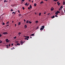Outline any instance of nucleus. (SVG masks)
Here are the masks:
<instances>
[{"instance_id": "ddd939ff", "label": "nucleus", "mask_w": 65, "mask_h": 65, "mask_svg": "<svg viewBox=\"0 0 65 65\" xmlns=\"http://www.w3.org/2000/svg\"><path fill=\"white\" fill-rule=\"evenodd\" d=\"M51 18H52V19H54V18H55V16H54V15H53V17H51Z\"/></svg>"}, {"instance_id": "423d86ee", "label": "nucleus", "mask_w": 65, "mask_h": 65, "mask_svg": "<svg viewBox=\"0 0 65 65\" xmlns=\"http://www.w3.org/2000/svg\"><path fill=\"white\" fill-rule=\"evenodd\" d=\"M51 11L54 10V8H53V7H52L51 9Z\"/></svg>"}, {"instance_id": "338daca9", "label": "nucleus", "mask_w": 65, "mask_h": 65, "mask_svg": "<svg viewBox=\"0 0 65 65\" xmlns=\"http://www.w3.org/2000/svg\"><path fill=\"white\" fill-rule=\"evenodd\" d=\"M13 49H15V48L14 47H13Z\"/></svg>"}, {"instance_id": "412c9836", "label": "nucleus", "mask_w": 65, "mask_h": 65, "mask_svg": "<svg viewBox=\"0 0 65 65\" xmlns=\"http://www.w3.org/2000/svg\"><path fill=\"white\" fill-rule=\"evenodd\" d=\"M19 17H20V16H22V14H20L19 15Z\"/></svg>"}, {"instance_id": "c03bdc74", "label": "nucleus", "mask_w": 65, "mask_h": 65, "mask_svg": "<svg viewBox=\"0 0 65 65\" xmlns=\"http://www.w3.org/2000/svg\"><path fill=\"white\" fill-rule=\"evenodd\" d=\"M24 22H26V20L24 19Z\"/></svg>"}, {"instance_id": "8fccbe9b", "label": "nucleus", "mask_w": 65, "mask_h": 65, "mask_svg": "<svg viewBox=\"0 0 65 65\" xmlns=\"http://www.w3.org/2000/svg\"><path fill=\"white\" fill-rule=\"evenodd\" d=\"M11 45H12L13 46V43H12L11 44Z\"/></svg>"}, {"instance_id": "3c124183", "label": "nucleus", "mask_w": 65, "mask_h": 65, "mask_svg": "<svg viewBox=\"0 0 65 65\" xmlns=\"http://www.w3.org/2000/svg\"><path fill=\"white\" fill-rule=\"evenodd\" d=\"M17 26V24H15V26Z\"/></svg>"}, {"instance_id": "58836bf2", "label": "nucleus", "mask_w": 65, "mask_h": 65, "mask_svg": "<svg viewBox=\"0 0 65 65\" xmlns=\"http://www.w3.org/2000/svg\"><path fill=\"white\" fill-rule=\"evenodd\" d=\"M1 36H2V35H1V34H0V37H1Z\"/></svg>"}, {"instance_id": "9d476101", "label": "nucleus", "mask_w": 65, "mask_h": 65, "mask_svg": "<svg viewBox=\"0 0 65 65\" xmlns=\"http://www.w3.org/2000/svg\"><path fill=\"white\" fill-rule=\"evenodd\" d=\"M61 13H64V12H63V11L62 10H61Z\"/></svg>"}, {"instance_id": "c756f323", "label": "nucleus", "mask_w": 65, "mask_h": 65, "mask_svg": "<svg viewBox=\"0 0 65 65\" xmlns=\"http://www.w3.org/2000/svg\"><path fill=\"white\" fill-rule=\"evenodd\" d=\"M22 9L23 10H24V9H25V8H24V7H22Z\"/></svg>"}, {"instance_id": "c9c22d12", "label": "nucleus", "mask_w": 65, "mask_h": 65, "mask_svg": "<svg viewBox=\"0 0 65 65\" xmlns=\"http://www.w3.org/2000/svg\"><path fill=\"white\" fill-rule=\"evenodd\" d=\"M16 38H17V37L16 36H15L14 37V39H16Z\"/></svg>"}, {"instance_id": "393cba45", "label": "nucleus", "mask_w": 65, "mask_h": 65, "mask_svg": "<svg viewBox=\"0 0 65 65\" xmlns=\"http://www.w3.org/2000/svg\"><path fill=\"white\" fill-rule=\"evenodd\" d=\"M43 3V2L42 1L40 3V4H42V3Z\"/></svg>"}, {"instance_id": "f704fd0d", "label": "nucleus", "mask_w": 65, "mask_h": 65, "mask_svg": "<svg viewBox=\"0 0 65 65\" xmlns=\"http://www.w3.org/2000/svg\"><path fill=\"white\" fill-rule=\"evenodd\" d=\"M25 5H27V3H26L25 4Z\"/></svg>"}, {"instance_id": "5701e85b", "label": "nucleus", "mask_w": 65, "mask_h": 65, "mask_svg": "<svg viewBox=\"0 0 65 65\" xmlns=\"http://www.w3.org/2000/svg\"><path fill=\"white\" fill-rule=\"evenodd\" d=\"M19 35H21V33L20 32H19L18 33Z\"/></svg>"}, {"instance_id": "72a5a7b5", "label": "nucleus", "mask_w": 65, "mask_h": 65, "mask_svg": "<svg viewBox=\"0 0 65 65\" xmlns=\"http://www.w3.org/2000/svg\"><path fill=\"white\" fill-rule=\"evenodd\" d=\"M5 25V23H4V22L3 23V25Z\"/></svg>"}, {"instance_id": "680f3d73", "label": "nucleus", "mask_w": 65, "mask_h": 65, "mask_svg": "<svg viewBox=\"0 0 65 65\" xmlns=\"http://www.w3.org/2000/svg\"><path fill=\"white\" fill-rule=\"evenodd\" d=\"M59 2H57V4H58L59 3Z\"/></svg>"}, {"instance_id": "79ce46f5", "label": "nucleus", "mask_w": 65, "mask_h": 65, "mask_svg": "<svg viewBox=\"0 0 65 65\" xmlns=\"http://www.w3.org/2000/svg\"><path fill=\"white\" fill-rule=\"evenodd\" d=\"M6 42L8 40V39H6Z\"/></svg>"}, {"instance_id": "7c9ffc66", "label": "nucleus", "mask_w": 65, "mask_h": 65, "mask_svg": "<svg viewBox=\"0 0 65 65\" xmlns=\"http://www.w3.org/2000/svg\"><path fill=\"white\" fill-rule=\"evenodd\" d=\"M13 11V10L12 9H11V11Z\"/></svg>"}, {"instance_id": "a211bd4d", "label": "nucleus", "mask_w": 65, "mask_h": 65, "mask_svg": "<svg viewBox=\"0 0 65 65\" xmlns=\"http://www.w3.org/2000/svg\"><path fill=\"white\" fill-rule=\"evenodd\" d=\"M25 28H27V25H25L24 26Z\"/></svg>"}, {"instance_id": "69168bd1", "label": "nucleus", "mask_w": 65, "mask_h": 65, "mask_svg": "<svg viewBox=\"0 0 65 65\" xmlns=\"http://www.w3.org/2000/svg\"><path fill=\"white\" fill-rule=\"evenodd\" d=\"M60 9H61V10H62V9L61 8H60Z\"/></svg>"}, {"instance_id": "2f4dec72", "label": "nucleus", "mask_w": 65, "mask_h": 65, "mask_svg": "<svg viewBox=\"0 0 65 65\" xmlns=\"http://www.w3.org/2000/svg\"><path fill=\"white\" fill-rule=\"evenodd\" d=\"M55 17L56 18H58V16L57 15H55Z\"/></svg>"}, {"instance_id": "de8ad7c7", "label": "nucleus", "mask_w": 65, "mask_h": 65, "mask_svg": "<svg viewBox=\"0 0 65 65\" xmlns=\"http://www.w3.org/2000/svg\"><path fill=\"white\" fill-rule=\"evenodd\" d=\"M28 9H30V7H28Z\"/></svg>"}, {"instance_id": "6e6552de", "label": "nucleus", "mask_w": 65, "mask_h": 65, "mask_svg": "<svg viewBox=\"0 0 65 65\" xmlns=\"http://www.w3.org/2000/svg\"><path fill=\"white\" fill-rule=\"evenodd\" d=\"M17 45H20V43H17Z\"/></svg>"}, {"instance_id": "473e14b6", "label": "nucleus", "mask_w": 65, "mask_h": 65, "mask_svg": "<svg viewBox=\"0 0 65 65\" xmlns=\"http://www.w3.org/2000/svg\"><path fill=\"white\" fill-rule=\"evenodd\" d=\"M9 40H8L6 42H9Z\"/></svg>"}, {"instance_id": "6ab92c4d", "label": "nucleus", "mask_w": 65, "mask_h": 65, "mask_svg": "<svg viewBox=\"0 0 65 65\" xmlns=\"http://www.w3.org/2000/svg\"><path fill=\"white\" fill-rule=\"evenodd\" d=\"M60 3H59L58 4V6H60Z\"/></svg>"}, {"instance_id": "a18cd8bd", "label": "nucleus", "mask_w": 65, "mask_h": 65, "mask_svg": "<svg viewBox=\"0 0 65 65\" xmlns=\"http://www.w3.org/2000/svg\"><path fill=\"white\" fill-rule=\"evenodd\" d=\"M9 26V25H7V27H8V26Z\"/></svg>"}, {"instance_id": "f3484780", "label": "nucleus", "mask_w": 65, "mask_h": 65, "mask_svg": "<svg viewBox=\"0 0 65 65\" xmlns=\"http://www.w3.org/2000/svg\"><path fill=\"white\" fill-rule=\"evenodd\" d=\"M29 6H30V8H31H31H32V6H31V5H29Z\"/></svg>"}, {"instance_id": "aec40b11", "label": "nucleus", "mask_w": 65, "mask_h": 65, "mask_svg": "<svg viewBox=\"0 0 65 65\" xmlns=\"http://www.w3.org/2000/svg\"><path fill=\"white\" fill-rule=\"evenodd\" d=\"M41 13H40L39 14V16H40L41 15Z\"/></svg>"}, {"instance_id": "1a4fd4ad", "label": "nucleus", "mask_w": 65, "mask_h": 65, "mask_svg": "<svg viewBox=\"0 0 65 65\" xmlns=\"http://www.w3.org/2000/svg\"><path fill=\"white\" fill-rule=\"evenodd\" d=\"M4 3H5V2H7L8 1H6V0H4Z\"/></svg>"}, {"instance_id": "0e129e2a", "label": "nucleus", "mask_w": 65, "mask_h": 65, "mask_svg": "<svg viewBox=\"0 0 65 65\" xmlns=\"http://www.w3.org/2000/svg\"><path fill=\"white\" fill-rule=\"evenodd\" d=\"M25 42V41H23V43H24V42Z\"/></svg>"}, {"instance_id": "13d9d810", "label": "nucleus", "mask_w": 65, "mask_h": 65, "mask_svg": "<svg viewBox=\"0 0 65 65\" xmlns=\"http://www.w3.org/2000/svg\"><path fill=\"white\" fill-rule=\"evenodd\" d=\"M11 50H13V48H11Z\"/></svg>"}, {"instance_id": "4c0bfd02", "label": "nucleus", "mask_w": 65, "mask_h": 65, "mask_svg": "<svg viewBox=\"0 0 65 65\" xmlns=\"http://www.w3.org/2000/svg\"><path fill=\"white\" fill-rule=\"evenodd\" d=\"M60 8H62H62H63V6H61L60 7Z\"/></svg>"}, {"instance_id": "6e6d98bb", "label": "nucleus", "mask_w": 65, "mask_h": 65, "mask_svg": "<svg viewBox=\"0 0 65 65\" xmlns=\"http://www.w3.org/2000/svg\"><path fill=\"white\" fill-rule=\"evenodd\" d=\"M14 12H12V14H13V13H14Z\"/></svg>"}, {"instance_id": "20e7f679", "label": "nucleus", "mask_w": 65, "mask_h": 65, "mask_svg": "<svg viewBox=\"0 0 65 65\" xmlns=\"http://www.w3.org/2000/svg\"><path fill=\"white\" fill-rule=\"evenodd\" d=\"M58 12H57V11L55 12V14H56L57 15H58Z\"/></svg>"}, {"instance_id": "603ef678", "label": "nucleus", "mask_w": 65, "mask_h": 65, "mask_svg": "<svg viewBox=\"0 0 65 65\" xmlns=\"http://www.w3.org/2000/svg\"><path fill=\"white\" fill-rule=\"evenodd\" d=\"M39 28L38 27H37L36 29H38Z\"/></svg>"}, {"instance_id": "e2e57ef3", "label": "nucleus", "mask_w": 65, "mask_h": 65, "mask_svg": "<svg viewBox=\"0 0 65 65\" xmlns=\"http://www.w3.org/2000/svg\"><path fill=\"white\" fill-rule=\"evenodd\" d=\"M32 3H33V0H32Z\"/></svg>"}, {"instance_id": "052dcab7", "label": "nucleus", "mask_w": 65, "mask_h": 65, "mask_svg": "<svg viewBox=\"0 0 65 65\" xmlns=\"http://www.w3.org/2000/svg\"><path fill=\"white\" fill-rule=\"evenodd\" d=\"M14 14H15V13H16L15 12H14Z\"/></svg>"}, {"instance_id": "4d7b16f0", "label": "nucleus", "mask_w": 65, "mask_h": 65, "mask_svg": "<svg viewBox=\"0 0 65 65\" xmlns=\"http://www.w3.org/2000/svg\"><path fill=\"white\" fill-rule=\"evenodd\" d=\"M8 47H8V46H7V47L6 48H8Z\"/></svg>"}, {"instance_id": "a19ab883", "label": "nucleus", "mask_w": 65, "mask_h": 65, "mask_svg": "<svg viewBox=\"0 0 65 65\" xmlns=\"http://www.w3.org/2000/svg\"><path fill=\"white\" fill-rule=\"evenodd\" d=\"M18 12H19V13H20V10H18Z\"/></svg>"}, {"instance_id": "0eeeda50", "label": "nucleus", "mask_w": 65, "mask_h": 65, "mask_svg": "<svg viewBox=\"0 0 65 65\" xmlns=\"http://www.w3.org/2000/svg\"><path fill=\"white\" fill-rule=\"evenodd\" d=\"M44 29V28H43L42 27H41L40 29V30H43Z\"/></svg>"}, {"instance_id": "c85d7f7f", "label": "nucleus", "mask_w": 65, "mask_h": 65, "mask_svg": "<svg viewBox=\"0 0 65 65\" xmlns=\"http://www.w3.org/2000/svg\"><path fill=\"white\" fill-rule=\"evenodd\" d=\"M54 1H55V2H56L57 1H58V0H53Z\"/></svg>"}, {"instance_id": "09e8293b", "label": "nucleus", "mask_w": 65, "mask_h": 65, "mask_svg": "<svg viewBox=\"0 0 65 65\" xmlns=\"http://www.w3.org/2000/svg\"><path fill=\"white\" fill-rule=\"evenodd\" d=\"M13 22H14L13 21H12V23H13Z\"/></svg>"}, {"instance_id": "864d4df0", "label": "nucleus", "mask_w": 65, "mask_h": 65, "mask_svg": "<svg viewBox=\"0 0 65 65\" xmlns=\"http://www.w3.org/2000/svg\"><path fill=\"white\" fill-rule=\"evenodd\" d=\"M9 46H10V44H9Z\"/></svg>"}, {"instance_id": "f03ea898", "label": "nucleus", "mask_w": 65, "mask_h": 65, "mask_svg": "<svg viewBox=\"0 0 65 65\" xmlns=\"http://www.w3.org/2000/svg\"><path fill=\"white\" fill-rule=\"evenodd\" d=\"M20 44L22 45L23 44V41H20Z\"/></svg>"}, {"instance_id": "bb28decb", "label": "nucleus", "mask_w": 65, "mask_h": 65, "mask_svg": "<svg viewBox=\"0 0 65 65\" xmlns=\"http://www.w3.org/2000/svg\"><path fill=\"white\" fill-rule=\"evenodd\" d=\"M42 28H43V29H44V26H42Z\"/></svg>"}, {"instance_id": "dca6fc26", "label": "nucleus", "mask_w": 65, "mask_h": 65, "mask_svg": "<svg viewBox=\"0 0 65 65\" xmlns=\"http://www.w3.org/2000/svg\"><path fill=\"white\" fill-rule=\"evenodd\" d=\"M37 4L36 3H35L34 4V6H36Z\"/></svg>"}, {"instance_id": "9b49d317", "label": "nucleus", "mask_w": 65, "mask_h": 65, "mask_svg": "<svg viewBox=\"0 0 65 65\" xmlns=\"http://www.w3.org/2000/svg\"><path fill=\"white\" fill-rule=\"evenodd\" d=\"M9 21H8L7 22H6V24L7 25H8V24H9Z\"/></svg>"}, {"instance_id": "7ed1b4c3", "label": "nucleus", "mask_w": 65, "mask_h": 65, "mask_svg": "<svg viewBox=\"0 0 65 65\" xmlns=\"http://www.w3.org/2000/svg\"><path fill=\"white\" fill-rule=\"evenodd\" d=\"M24 36V37H25L26 38H29V36Z\"/></svg>"}, {"instance_id": "2eb2a0df", "label": "nucleus", "mask_w": 65, "mask_h": 65, "mask_svg": "<svg viewBox=\"0 0 65 65\" xmlns=\"http://www.w3.org/2000/svg\"><path fill=\"white\" fill-rule=\"evenodd\" d=\"M29 21L28 20H27V22H26L27 24V23H28V24H29Z\"/></svg>"}, {"instance_id": "ea45409f", "label": "nucleus", "mask_w": 65, "mask_h": 65, "mask_svg": "<svg viewBox=\"0 0 65 65\" xmlns=\"http://www.w3.org/2000/svg\"><path fill=\"white\" fill-rule=\"evenodd\" d=\"M24 1H25V0H22L21 1L22 2H24Z\"/></svg>"}, {"instance_id": "b1692460", "label": "nucleus", "mask_w": 65, "mask_h": 65, "mask_svg": "<svg viewBox=\"0 0 65 65\" xmlns=\"http://www.w3.org/2000/svg\"><path fill=\"white\" fill-rule=\"evenodd\" d=\"M18 42H19V41H15V43H18Z\"/></svg>"}, {"instance_id": "4be33fe9", "label": "nucleus", "mask_w": 65, "mask_h": 65, "mask_svg": "<svg viewBox=\"0 0 65 65\" xmlns=\"http://www.w3.org/2000/svg\"><path fill=\"white\" fill-rule=\"evenodd\" d=\"M21 24V22H19V24H18L19 25H20Z\"/></svg>"}, {"instance_id": "37998d69", "label": "nucleus", "mask_w": 65, "mask_h": 65, "mask_svg": "<svg viewBox=\"0 0 65 65\" xmlns=\"http://www.w3.org/2000/svg\"><path fill=\"white\" fill-rule=\"evenodd\" d=\"M59 11H60V10H61V9H60V8H59Z\"/></svg>"}, {"instance_id": "f8f14e48", "label": "nucleus", "mask_w": 65, "mask_h": 65, "mask_svg": "<svg viewBox=\"0 0 65 65\" xmlns=\"http://www.w3.org/2000/svg\"><path fill=\"white\" fill-rule=\"evenodd\" d=\"M65 2L64 1H63V5H65Z\"/></svg>"}, {"instance_id": "5fc2aeb1", "label": "nucleus", "mask_w": 65, "mask_h": 65, "mask_svg": "<svg viewBox=\"0 0 65 65\" xmlns=\"http://www.w3.org/2000/svg\"><path fill=\"white\" fill-rule=\"evenodd\" d=\"M2 41H1V42H0V43H2Z\"/></svg>"}, {"instance_id": "e433bc0d", "label": "nucleus", "mask_w": 65, "mask_h": 65, "mask_svg": "<svg viewBox=\"0 0 65 65\" xmlns=\"http://www.w3.org/2000/svg\"><path fill=\"white\" fill-rule=\"evenodd\" d=\"M29 23L30 24H31L32 23V22L30 21H29Z\"/></svg>"}, {"instance_id": "4468645a", "label": "nucleus", "mask_w": 65, "mask_h": 65, "mask_svg": "<svg viewBox=\"0 0 65 65\" xmlns=\"http://www.w3.org/2000/svg\"><path fill=\"white\" fill-rule=\"evenodd\" d=\"M35 23H36V24H37V23H38V21H36Z\"/></svg>"}, {"instance_id": "f257e3e1", "label": "nucleus", "mask_w": 65, "mask_h": 65, "mask_svg": "<svg viewBox=\"0 0 65 65\" xmlns=\"http://www.w3.org/2000/svg\"><path fill=\"white\" fill-rule=\"evenodd\" d=\"M3 34H4L5 35H6V34H7L8 33L7 32H4L3 33Z\"/></svg>"}, {"instance_id": "bf43d9fd", "label": "nucleus", "mask_w": 65, "mask_h": 65, "mask_svg": "<svg viewBox=\"0 0 65 65\" xmlns=\"http://www.w3.org/2000/svg\"><path fill=\"white\" fill-rule=\"evenodd\" d=\"M50 14V13H48V15H49V14Z\"/></svg>"}, {"instance_id": "49530a36", "label": "nucleus", "mask_w": 65, "mask_h": 65, "mask_svg": "<svg viewBox=\"0 0 65 65\" xmlns=\"http://www.w3.org/2000/svg\"><path fill=\"white\" fill-rule=\"evenodd\" d=\"M44 1H46V2H47V1L48 0H44Z\"/></svg>"}, {"instance_id": "a878e982", "label": "nucleus", "mask_w": 65, "mask_h": 65, "mask_svg": "<svg viewBox=\"0 0 65 65\" xmlns=\"http://www.w3.org/2000/svg\"><path fill=\"white\" fill-rule=\"evenodd\" d=\"M57 11L58 13H60V11Z\"/></svg>"}, {"instance_id": "cd10ccee", "label": "nucleus", "mask_w": 65, "mask_h": 65, "mask_svg": "<svg viewBox=\"0 0 65 65\" xmlns=\"http://www.w3.org/2000/svg\"><path fill=\"white\" fill-rule=\"evenodd\" d=\"M25 39H26V40H28V38H25Z\"/></svg>"}, {"instance_id": "39448f33", "label": "nucleus", "mask_w": 65, "mask_h": 65, "mask_svg": "<svg viewBox=\"0 0 65 65\" xmlns=\"http://www.w3.org/2000/svg\"><path fill=\"white\" fill-rule=\"evenodd\" d=\"M34 35V34H32L31 35H30V36H33Z\"/></svg>"}, {"instance_id": "774afa93", "label": "nucleus", "mask_w": 65, "mask_h": 65, "mask_svg": "<svg viewBox=\"0 0 65 65\" xmlns=\"http://www.w3.org/2000/svg\"><path fill=\"white\" fill-rule=\"evenodd\" d=\"M44 14H45L46 13H45V12H44Z\"/></svg>"}]
</instances>
